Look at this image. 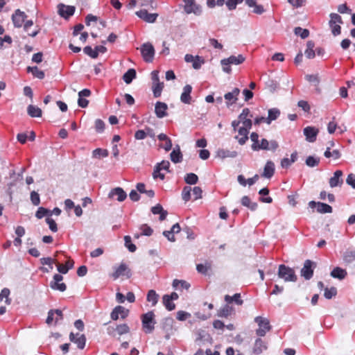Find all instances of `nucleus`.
<instances>
[{
	"label": "nucleus",
	"instance_id": "nucleus-59",
	"mask_svg": "<svg viewBox=\"0 0 355 355\" xmlns=\"http://www.w3.org/2000/svg\"><path fill=\"white\" fill-rule=\"evenodd\" d=\"M84 53L90 56L92 58H96L98 57V53L96 51L93 49L90 46H87L83 49Z\"/></svg>",
	"mask_w": 355,
	"mask_h": 355
},
{
	"label": "nucleus",
	"instance_id": "nucleus-61",
	"mask_svg": "<svg viewBox=\"0 0 355 355\" xmlns=\"http://www.w3.org/2000/svg\"><path fill=\"white\" fill-rule=\"evenodd\" d=\"M191 317V314L184 311H179L177 312L176 318L180 321H184Z\"/></svg>",
	"mask_w": 355,
	"mask_h": 355
},
{
	"label": "nucleus",
	"instance_id": "nucleus-62",
	"mask_svg": "<svg viewBox=\"0 0 355 355\" xmlns=\"http://www.w3.org/2000/svg\"><path fill=\"white\" fill-rule=\"evenodd\" d=\"M46 222L49 225V227L52 232H56L58 231L57 224L52 218L47 217L46 218Z\"/></svg>",
	"mask_w": 355,
	"mask_h": 355
},
{
	"label": "nucleus",
	"instance_id": "nucleus-9",
	"mask_svg": "<svg viewBox=\"0 0 355 355\" xmlns=\"http://www.w3.org/2000/svg\"><path fill=\"white\" fill-rule=\"evenodd\" d=\"M110 276L114 280L117 279L121 276H124L128 279L132 276V272L126 263L122 262L119 266L114 267V272L110 275Z\"/></svg>",
	"mask_w": 355,
	"mask_h": 355
},
{
	"label": "nucleus",
	"instance_id": "nucleus-22",
	"mask_svg": "<svg viewBox=\"0 0 355 355\" xmlns=\"http://www.w3.org/2000/svg\"><path fill=\"white\" fill-rule=\"evenodd\" d=\"M343 173L340 170H337L334 173V175L329 179V183L331 188L340 187L343 183L342 178Z\"/></svg>",
	"mask_w": 355,
	"mask_h": 355
},
{
	"label": "nucleus",
	"instance_id": "nucleus-49",
	"mask_svg": "<svg viewBox=\"0 0 355 355\" xmlns=\"http://www.w3.org/2000/svg\"><path fill=\"white\" fill-rule=\"evenodd\" d=\"M164 306L168 311H173L175 308V304L169 299L168 295H164L162 297Z\"/></svg>",
	"mask_w": 355,
	"mask_h": 355
},
{
	"label": "nucleus",
	"instance_id": "nucleus-7",
	"mask_svg": "<svg viewBox=\"0 0 355 355\" xmlns=\"http://www.w3.org/2000/svg\"><path fill=\"white\" fill-rule=\"evenodd\" d=\"M329 26L334 36H338L341 33V26L343 21L342 17L337 13H331Z\"/></svg>",
	"mask_w": 355,
	"mask_h": 355
},
{
	"label": "nucleus",
	"instance_id": "nucleus-13",
	"mask_svg": "<svg viewBox=\"0 0 355 355\" xmlns=\"http://www.w3.org/2000/svg\"><path fill=\"white\" fill-rule=\"evenodd\" d=\"M251 128L245 127L243 125L237 127V130L235 132H238V135L234 138L238 141L240 145H244L248 140V135Z\"/></svg>",
	"mask_w": 355,
	"mask_h": 355
},
{
	"label": "nucleus",
	"instance_id": "nucleus-16",
	"mask_svg": "<svg viewBox=\"0 0 355 355\" xmlns=\"http://www.w3.org/2000/svg\"><path fill=\"white\" fill-rule=\"evenodd\" d=\"M59 15L64 19H68L72 16L76 10V8L73 6H66L63 3H60L58 6Z\"/></svg>",
	"mask_w": 355,
	"mask_h": 355
},
{
	"label": "nucleus",
	"instance_id": "nucleus-31",
	"mask_svg": "<svg viewBox=\"0 0 355 355\" xmlns=\"http://www.w3.org/2000/svg\"><path fill=\"white\" fill-rule=\"evenodd\" d=\"M216 156L221 159L234 158L237 156V152L235 150H229L227 149L220 148L216 152Z\"/></svg>",
	"mask_w": 355,
	"mask_h": 355
},
{
	"label": "nucleus",
	"instance_id": "nucleus-38",
	"mask_svg": "<svg viewBox=\"0 0 355 355\" xmlns=\"http://www.w3.org/2000/svg\"><path fill=\"white\" fill-rule=\"evenodd\" d=\"M57 270L62 274H67L68 271L73 267V261H68L65 264L57 263Z\"/></svg>",
	"mask_w": 355,
	"mask_h": 355
},
{
	"label": "nucleus",
	"instance_id": "nucleus-18",
	"mask_svg": "<svg viewBox=\"0 0 355 355\" xmlns=\"http://www.w3.org/2000/svg\"><path fill=\"white\" fill-rule=\"evenodd\" d=\"M108 197L109 198L116 199L119 202H123L127 198V194L122 188L116 187L110 191Z\"/></svg>",
	"mask_w": 355,
	"mask_h": 355
},
{
	"label": "nucleus",
	"instance_id": "nucleus-64",
	"mask_svg": "<svg viewBox=\"0 0 355 355\" xmlns=\"http://www.w3.org/2000/svg\"><path fill=\"white\" fill-rule=\"evenodd\" d=\"M205 63V60L200 57L199 55L196 56V60L193 63L192 67L195 69H199L201 68L202 65Z\"/></svg>",
	"mask_w": 355,
	"mask_h": 355
},
{
	"label": "nucleus",
	"instance_id": "nucleus-44",
	"mask_svg": "<svg viewBox=\"0 0 355 355\" xmlns=\"http://www.w3.org/2000/svg\"><path fill=\"white\" fill-rule=\"evenodd\" d=\"M136 78V71L134 69H128L123 76V80L126 84L132 83V80Z\"/></svg>",
	"mask_w": 355,
	"mask_h": 355
},
{
	"label": "nucleus",
	"instance_id": "nucleus-33",
	"mask_svg": "<svg viewBox=\"0 0 355 355\" xmlns=\"http://www.w3.org/2000/svg\"><path fill=\"white\" fill-rule=\"evenodd\" d=\"M170 157L173 163H180L182 161V154L179 146H177L170 154Z\"/></svg>",
	"mask_w": 355,
	"mask_h": 355
},
{
	"label": "nucleus",
	"instance_id": "nucleus-4",
	"mask_svg": "<svg viewBox=\"0 0 355 355\" xmlns=\"http://www.w3.org/2000/svg\"><path fill=\"white\" fill-rule=\"evenodd\" d=\"M277 275L286 282H295L297 280L295 270L284 264L279 266Z\"/></svg>",
	"mask_w": 355,
	"mask_h": 355
},
{
	"label": "nucleus",
	"instance_id": "nucleus-41",
	"mask_svg": "<svg viewBox=\"0 0 355 355\" xmlns=\"http://www.w3.org/2000/svg\"><path fill=\"white\" fill-rule=\"evenodd\" d=\"M28 114L31 117H40L42 116V110L35 105H30L27 107Z\"/></svg>",
	"mask_w": 355,
	"mask_h": 355
},
{
	"label": "nucleus",
	"instance_id": "nucleus-32",
	"mask_svg": "<svg viewBox=\"0 0 355 355\" xmlns=\"http://www.w3.org/2000/svg\"><path fill=\"white\" fill-rule=\"evenodd\" d=\"M234 312V308L230 306V304L227 303L218 311V316L221 318H227Z\"/></svg>",
	"mask_w": 355,
	"mask_h": 355
},
{
	"label": "nucleus",
	"instance_id": "nucleus-20",
	"mask_svg": "<svg viewBox=\"0 0 355 355\" xmlns=\"http://www.w3.org/2000/svg\"><path fill=\"white\" fill-rule=\"evenodd\" d=\"M311 208L316 207L317 211L320 214L331 213L332 207L323 202H315V201H311L309 203Z\"/></svg>",
	"mask_w": 355,
	"mask_h": 355
},
{
	"label": "nucleus",
	"instance_id": "nucleus-43",
	"mask_svg": "<svg viewBox=\"0 0 355 355\" xmlns=\"http://www.w3.org/2000/svg\"><path fill=\"white\" fill-rule=\"evenodd\" d=\"M241 204L252 211H254L258 206L257 202H252L250 198L247 196H245L241 198Z\"/></svg>",
	"mask_w": 355,
	"mask_h": 355
},
{
	"label": "nucleus",
	"instance_id": "nucleus-37",
	"mask_svg": "<svg viewBox=\"0 0 355 355\" xmlns=\"http://www.w3.org/2000/svg\"><path fill=\"white\" fill-rule=\"evenodd\" d=\"M33 25V21L32 20H27L24 23V29L27 33L28 36L34 37L40 33V28H35L31 32H28V28H30Z\"/></svg>",
	"mask_w": 355,
	"mask_h": 355
},
{
	"label": "nucleus",
	"instance_id": "nucleus-11",
	"mask_svg": "<svg viewBox=\"0 0 355 355\" xmlns=\"http://www.w3.org/2000/svg\"><path fill=\"white\" fill-rule=\"evenodd\" d=\"M141 53L146 62H152L155 55V49L150 43H145L141 46Z\"/></svg>",
	"mask_w": 355,
	"mask_h": 355
},
{
	"label": "nucleus",
	"instance_id": "nucleus-27",
	"mask_svg": "<svg viewBox=\"0 0 355 355\" xmlns=\"http://www.w3.org/2000/svg\"><path fill=\"white\" fill-rule=\"evenodd\" d=\"M168 106L163 102H157L155 107V112L158 118H163L167 115Z\"/></svg>",
	"mask_w": 355,
	"mask_h": 355
},
{
	"label": "nucleus",
	"instance_id": "nucleus-57",
	"mask_svg": "<svg viewBox=\"0 0 355 355\" xmlns=\"http://www.w3.org/2000/svg\"><path fill=\"white\" fill-rule=\"evenodd\" d=\"M266 85L267 89L271 92H274L279 87L278 83L273 80H269L268 81H267L266 83Z\"/></svg>",
	"mask_w": 355,
	"mask_h": 355
},
{
	"label": "nucleus",
	"instance_id": "nucleus-26",
	"mask_svg": "<svg viewBox=\"0 0 355 355\" xmlns=\"http://www.w3.org/2000/svg\"><path fill=\"white\" fill-rule=\"evenodd\" d=\"M267 348V343L264 342L261 338H258L255 340L252 348V353L255 355H259L263 352L266 351Z\"/></svg>",
	"mask_w": 355,
	"mask_h": 355
},
{
	"label": "nucleus",
	"instance_id": "nucleus-40",
	"mask_svg": "<svg viewBox=\"0 0 355 355\" xmlns=\"http://www.w3.org/2000/svg\"><path fill=\"white\" fill-rule=\"evenodd\" d=\"M158 300H159V295L156 293L155 291L150 290L148 292L147 296H146V300L148 302L151 303L152 306H155L157 304Z\"/></svg>",
	"mask_w": 355,
	"mask_h": 355
},
{
	"label": "nucleus",
	"instance_id": "nucleus-46",
	"mask_svg": "<svg viewBox=\"0 0 355 355\" xmlns=\"http://www.w3.org/2000/svg\"><path fill=\"white\" fill-rule=\"evenodd\" d=\"M315 46L313 41H309L306 44V49L305 50L304 54L309 59L313 58L315 57V51L313 50Z\"/></svg>",
	"mask_w": 355,
	"mask_h": 355
},
{
	"label": "nucleus",
	"instance_id": "nucleus-45",
	"mask_svg": "<svg viewBox=\"0 0 355 355\" xmlns=\"http://www.w3.org/2000/svg\"><path fill=\"white\" fill-rule=\"evenodd\" d=\"M173 287L176 290H188L190 288V284L184 280L175 279L173 282Z\"/></svg>",
	"mask_w": 355,
	"mask_h": 355
},
{
	"label": "nucleus",
	"instance_id": "nucleus-50",
	"mask_svg": "<svg viewBox=\"0 0 355 355\" xmlns=\"http://www.w3.org/2000/svg\"><path fill=\"white\" fill-rule=\"evenodd\" d=\"M184 181L189 184H195L198 182V178L195 173H190L185 175Z\"/></svg>",
	"mask_w": 355,
	"mask_h": 355
},
{
	"label": "nucleus",
	"instance_id": "nucleus-39",
	"mask_svg": "<svg viewBox=\"0 0 355 355\" xmlns=\"http://www.w3.org/2000/svg\"><path fill=\"white\" fill-rule=\"evenodd\" d=\"M347 271L340 267H336L331 272V277L339 279H343L347 276Z\"/></svg>",
	"mask_w": 355,
	"mask_h": 355
},
{
	"label": "nucleus",
	"instance_id": "nucleus-6",
	"mask_svg": "<svg viewBox=\"0 0 355 355\" xmlns=\"http://www.w3.org/2000/svg\"><path fill=\"white\" fill-rule=\"evenodd\" d=\"M245 58L242 55H238L237 56L231 55L227 58H225L220 60V64L223 67V71L227 73H230L232 69L230 64L238 65L243 63Z\"/></svg>",
	"mask_w": 355,
	"mask_h": 355
},
{
	"label": "nucleus",
	"instance_id": "nucleus-1",
	"mask_svg": "<svg viewBox=\"0 0 355 355\" xmlns=\"http://www.w3.org/2000/svg\"><path fill=\"white\" fill-rule=\"evenodd\" d=\"M250 139L252 142V149L254 151L261 150L275 151L279 144L275 140L268 141L266 139H259V135L257 132H252Z\"/></svg>",
	"mask_w": 355,
	"mask_h": 355
},
{
	"label": "nucleus",
	"instance_id": "nucleus-10",
	"mask_svg": "<svg viewBox=\"0 0 355 355\" xmlns=\"http://www.w3.org/2000/svg\"><path fill=\"white\" fill-rule=\"evenodd\" d=\"M170 162L168 160H163L160 163H157L155 167L153 173V177L154 179L159 178L163 180L165 178V175L162 173V171L170 172L169 171Z\"/></svg>",
	"mask_w": 355,
	"mask_h": 355
},
{
	"label": "nucleus",
	"instance_id": "nucleus-25",
	"mask_svg": "<svg viewBox=\"0 0 355 355\" xmlns=\"http://www.w3.org/2000/svg\"><path fill=\"white\" fill-rule=\"evenodd\" d=\"M128 310L125 309L123 306H117L115 307L111 313V318L113 320H116L119 319V316L124 319L128 316Z\"/></svg>",
	"mask_w": 355,
	"mask_h": 355
},
{
	"label": "nucleus",
	"instance_id": "nucleus-52",
	"mask_svg": "<svg viewBox=\"0 0 355 355\" xmlns=\"http://www.w3.org/2000/svg\"><path fill=\"white\" fill-rule=\"evenodd\" d=\"M296 35L300 36L302 39H305L309 37V31L307 29L302 28L301 27H296L294 30Z\"/></svg>",
	"mask_w": 355,
	"mask_h": 355
},
{
	"label": "nucleus",
	"instance_id": "nucleus-2",
	"mask_svg": "<svg viewBox=\"0 0 355 355\" xmlns=\"http://www.w3.org/2000/svg\"><path fill=\"white\" fill-rule=\"evenodd\" d=\"M143 331L146 334H151L155 329L156 324L155 315L153 311H150L141 315Z\"/></svg>",
	"mask_w": 355,
	"mask_h": 355
},
{
	"label": "nucleus",
	"instance_id": "nucleus-54",
	"mask_svg": "<svg viewBox=\"0 0 355 355\" xmlns=\"http://www.w3.org/2000/svg\"><path fill=\"white\" fill-rule=\"evenodd\" d=\"M117 334L120 336L129 333L130 328L126 324H119L116 327Z\"/></svg>",
	"mask_w": 355,
	"mask_h": 355
},
{
	"label": "nucleus",
	"instance_id": "nucleus-3",
	"mask_svg": "<svg viewBox=\"0 0 355 355\" xmlns=\"http://www.w3.org/2000/svg\"><path fill=\"white\" fill-rule=\"evenodd\" d=\"M251 117H252V115L250 114V110L248 108H244L239 115L238 120H234L232 122L234 131L237 130V127L240 125V124L245 127L252 128V121Z\"/></svg>",
	"mask_w": 355,
	"mask_h": 355
},
{
	"label": "nucleus",
	"instance_id": "nucleus-42",
	"mask_svg": "<svg viewBox=\"0 0 355 355\" xmlns=\"http://www.w3.org/2000/svg\"><path fill=\"white\" fill-rule=\"evenodd\" d=\"M324 155L327 158L331 157L333 159L337 160V159L340 158L341 153L337 149H335V150H333L332 151H331V148L330 147H327L326 150H325V152H324Z\"/></svg>",
	"mask_w": 355,
	"mask_h": 355
},
{
	"label": "nucleus",
	"instance_id": "nucleus-35",
	"mask_svg": "<svg viewBox=\"0 0 355 355\" xmlns=\"http://www.w3.org/2000/svg\"><path fill=\"white\" fill-rule=\"evenodd\" d=\"M225 301L227 304H231L234 302L237 305H242L243 303V300L241 299L240 293H235L233 296H230L229 295H226L224 297Z\"/></svg>",
	"mask_w": 355,
	"mask_h": 355
},
{
	"label": "nucleus",
	"instance_id": "nucleus-60",
	"mask_svg": "<svg viewBox=\"0 0 355 355\" xmlns=\"http://www.w3.org/2000/svg\"><path fill=\"white\" fill-rule=\"evenodd\" d=\"M344 260L347 262H352L355 260V250H347L344 254Z\"/></svg>",
	"mask_w": 355,
	"mask_h": 355
},
{
	"label": "nucleus",
	"instance_id": "nucleus-23",
	"mask_svg": "<svg viewBox=\"0 0 355 355\" xmlns=\"http://www.w3.org/2000/svg\"><path fill=\"white\" fill-rule=\"evenodd\" d=\"M69 339L71 342L76 344L77 347L80 349H84L86 343V338L85 335L79 334H74L73 333H71L69 336Z\"/></svg>",
	"mask_w": 355,
	"mask_h": 355
},
{
	"label": "nucleus",
	"instance_id": "nucleus-19",
	"mask_svg": "<svg viewBox=\"0 0 355 355\" xmlns=\"http://www.w3.org/2000/svg\"><path fill=\"white\" fill-rule=\"evenodd\" d=\"M136 15L138 17L148 23H154L158 17V14L148 13L146 10L137 11Z\"/></svg>",
	"mask_w": 355,
	"mask_h": 355
},
{
	"label": "nucleus",
	"instance_id": "nucleus-15",
	"mask_svg": "<svg viewBox=\"0 0 355 355\" xmlns=\"http://www.w3.org/2000/svg\"><path fill=\"white\" fill-rule=\"evenodd\" d=\"M63 279V277L60 274H55L53 276V279L50 283V287L53 290H57L61 292L64 291L67 289V286L64 283L62 282Z\"/></svg>",
	"mask_w": 355,
	"mask_h": 355
},
{
	"label": "nucleus",
	"instance_id": "nucleus-34",
	"mask_svg": "<svg viewBox=\"0 0 355 355\" xmlns=\"http://www.w3.org/2000/svg\"><path fill=\"white\" fill-rule=\"evenodd\" d=\"M40 263L42 265H47L49 268H42V270L45 272H49L53 268V263H56V260L55 259H52L51 257H43L40 259Z\"/></svg>",
	"mask_w": 355,
	"mask_h": 355
},
{
	"label": "nucleus",
	"instance_id": "nucleus-53",
	"mask_svg": "<svg viewBox=\"0 0 355 355\" xmlns=\"http://www.w3.org/2000/svg\"><path fill=\"white\" fill-rule=\"evenodd\" d=\"M125 245L131 252L136 251V245L131 242V237L130 236H125L124 237Z\"/></svg>",
	"mask_w": 355,
	"mask_h": 355
},
{
	"label": "nucleus",
	"instance_id": "nucleus-17",
	"mask_svg": "<svg viewBox=\"0 0 355 355\" xmlns=\"http://www.w3.org/2000/svg\"><path fill=\"white\" fill-rule=\"evenodd\" d=\"M239 94L240 89L237 87H235L232 89V92H227L224 95V98L228 107L237 101Z\"/></svg>",
	"mask_w": 355,
	"mask_h": 355
},
{
	"label": "nucleus",
	"instance_id": "nucleus-5",
	"mask_svg": "<svg viewBox=\"0 0 355 355\" xmlns=\"http://www.w3.org/2000/svg\"><path fill=\"white\" fill-rule=\"evenodd\" d=\"M254 322L258 325V329L256 330V334L259 337L265 336L266 334L272 329L270 321L267 318L257 316L254 318Z\"/></svg>",
	"mask_w": 355,
	"mask_h": 355
},
{
	"label": "nucleus",
	"instance_id": "nucleus-47",
	"mask_svg": "<svg viewBox=\"0 0 355 355\" xmlns=\"http://www.w3.org/2000/svg\"><path fill=\"white\" fill-rule=\"evenodd\" d=\"M27 71L31 72L34 77L41 80L45 76L44 72L39 69L37 67H28Z\"/></svg>",
	"mask_w": 355,
	"mask_h": 355
},
{
	"label": "nucleus",
	"instance_id": "nucleus-51",
	"mask_svg": "<svg viewBox=\"0 0 355 355\" xmlns=\"http://www.w3.org/2000/svg\"><path fill=\"white\" fill-rule=\"evenodd\" d=\"M92 154L95 158L106 157L108 156V151L106 149L96 148L93 150Z\"/></svg>",
	"mask_w": 355,
	"mask_h": 355
},
{
	"label": "nucleus",
	"instance_id": "nucleus-14",
	"mask_svg": "<svg viewBox=\"0 0 355 355\" xmlns=\"http://www.w3.org/2000/svg\"><path fill=\"white\" fill-rule=\"evenodd\" d=\"M316 266L315 263L307 259L304 261L303 268L301 269V276L305 279H310L313 275V268Z\"/></svg>",
	"mask_w": 355,
	"mask_h": 355
},
{
	"label": "nucleus",
	"instance_id": "nucleus-28",
	"mask_svg": "<svg viewBox=\"0 0 355 355\" xmlns=\"http://www.w3.org/2000/svg\"><path fill=\"white\" fill-rule=\"evenodd\" d=\"M192 87L190 85H187L183 87L182 93L180 96V100L183 103L190 104L191 102V93Z\"/></svg>",
	"mask_w": 355,
	"mask_h": 355
},
{
	"label": "nucleus",
	"instance_id": "nucleus-56",
	"mask_svg": "<svg viewBox=\"0 0 355 355\" xmlns=\"http://www.w3.org/2000/svg\"><path fill=\"white\" fill-rule=\"evenodd\" d=\"M337 293V290L335 287H331L330 288H326L324 289V296L325 298L329 300L334 297Z\"/></svg>",
	"mask_w": 355,
	"mask_h": 355
},
{
	"label": "nucleus",
	"instance_id": "nucleus-58",
	"mask_svg": "<svg viewBox=\"0 0 355 355\" xmlns=\"http://www.w3.org/2000/svg\"><path fill=\"white\" fill-rule=\"evenodd\" d=\"M191 188L190 187H184L182 191V198L185 201L187 202L191 199Z\"/></svg>",
	"mask_w": 355,
	"mask_h": 355
},
{
	"label": "nucleus",
	"instance_id": "nucleus-55",
	"mask_svg": "<svg viewBox=\"0 0 355 355\" xmlns=\"http://www.w3.org/2000/svg\"><path fill=\"white\" fill-rule=\"evenodd\" d=\"M320 159L313 156H309L306 159V164L309 167H314L319 164Z\"/></svg>",
	"mask_w": 355,
	"mask_h": 355
},
{
	"label": "nucleus",
	"instance_id": "nucleus-12",
	"mask_svg": "<svg viewBox=\"0 0 355 355\" xmlns=\"http://www.w3.org/2000/svg\"><path fill=\"white\" fill-rule=\"evenodd\" d=\"M184 10L187 14L193 13L200 15L202 12L201 6L196 3L195 0H183Z\"/></svg>",
	"mask_w": 355,
	"mask_h": 355
},
{
	"label": "nucleus",
	"instance_id": "nucleus-48",
	"mask_svg": "<svg viewBox=\"0 0 355 355\" xmlns=\"http://www.w3.org/2000/svg\"><path fill=\"white\" fill-rule=\"evenodd\" d=\"M280 115V111L277 108H272L268 110L267 123L270 124L272 121L276 120Z\"/></svg>",
	"mask_w": 355,
	"mask_h": 355
},
{
	"label": "nucleus",
	"instance_id": "nucleus-21",
	"mask_svg": "<svg viewBox=\"0 0 355 355\" xmlns=\"http://www.w3.org/2000/svg\"><path fill=\"white\" fill-rule=\"evenodd\" d=\"M26 15L20 10H17L12 16V20L15 27L20 28L24 24Z\"/></svg>",
	"mask_w": 355,
	"mask_h": 355
},
{
	"label": "nucleus",
	"instance_id": "nucleus-8",
	"mask_svg": "<svg viewBox=\"0 0 355 355\" xmlns=\"http://www.w3.org/2000/svg\"><path fill=\"white\" fill-rule=\"evenodd\" d=\"M151 78L153 81L152 90L153 96L155 98H158L162 94L164 88V83L159 81L158 71L155 70L151 72Z\"/></svg>",
	"mask_w": 355,
	"mask_h": 355
},
{
	"label": "nucleus",
	"instance_id": "nucleus-29",
	"mask_svg": "<svg viewBox=\"0 0 355 355\" xmlns=\"http://www.w3.org/2000/svg\"><path fill=\"white\" fill-rule=\"evenodd\" d=\"M159 141H163L162 144L159 145V147L164 148L166 151H169L172 148L171 139L165 134L161 133L157 136Z\"/></svg>",
	"mask_w": 355,
	"mask_h": 355
},
{
	"label": "nucleus",
	"instance_id": "nucleus-63",
	"mask_svg": "<svg viewBox=\"0 0 355 355\" xmlns=\"http://www.w3.org/2000/svg\"><path fill=\"white\" fill-rule=\"evenodd\" d=\"M140 230L141 231V235L144 236H150L153 232V229L146 224L142 225L140 227Z\"/></svg>",
	"mask_w": 355,
	"mask_h": 355
},
{
	"label": "nucleus",
	"instance_id": "nucleus-24",
	"mask_svg": "<svg viewBox=\"0 0 355 355\" xmlns=\"http://www.w3.org/2000/svg\"><path fill=\"white\" fill-rule=\"evenodd\" d=\"M318 132V129L312 126H307L304 129V135L306 137V140L309 142H314Z\"/></svg>",
	"mask_w": 355,
	"mask_h": 355
},
{
	"label": "nucleus",
	"instance_id": "nucleus-30",
	"mask_svg": "<svg viewBox=\"0 0 355 355\" xmlns=\"http://www.w3.org/2000/svg\"><path fill=\"white\" fill-rule=\"evenodd\" d=\"M275 164L272 161H268L264 166L262 176L266 178H270L275 173Z\"/></svg>",
	"mask_w": 355,
	"mask_h": 355
},
{
	"label": "nucleus",
	"instance_id": "nucleus-36",
	"mask_svg": "<svg viewBox=\"0 0 355 355\" xmlns=\"http://www.w3.org/2000/svg\"><path fill=\"white\" fill-rule=\"evenodd\" d=\"M151 211L155 215L159 214L160 220H164L167 216V211L164 210L163 207L159 204H157L155 206L151 208Z\"/></svg>",
	"mask_w": 355,
	"mask_h": 355
}]
</instances>
